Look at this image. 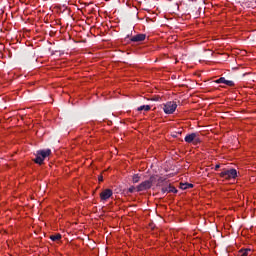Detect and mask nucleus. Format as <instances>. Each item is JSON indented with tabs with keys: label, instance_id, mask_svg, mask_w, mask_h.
Returning <instances> with one entry per match:
<instances>
[{
	"label": "nucleus",
	"instance_id": "obj_1",
	"mask_svg": "<svg viewBox=\"0 0 256 256\" xmlns=\"http://www.w3.org/2000/svg\"><path fill=\"white\" fill-rule=\"evenodd\" d=\"M51 155H53V153L49 148L38 150L36 152V159H34V161H45V159H50Z\"/></svg>",
	"mask_w": 256,
	"mask_h": 256
},
{
	"label": "nucleus",
	"instance_id": "obj_2",
	"mask_svg": "<svg viewBox=\"0 0 256 256\" xmlns=\"http://www.w3.org/2000/svg\"><path fill=\"white\" fill-rule=\"evenodd\" d=\"M177 109V103L170 101L164 104L163 111L166 113V115H173Z\"/></svg>",
	"mask_w": 256,
	"mask_h": 256
},
{
	"label": "nucleus",
	"instance_id": "obj_3",
	"mask_svg": "<svg viewBox=\"0 0 256 256\" xmlns=\"http://www.w3.org/2000/svg\"><path fill=\"white\" fill-rule=\"evenodd\" d=\"M184 141H186V143H194V145H197V143H201V138H199V133H191L184 138Z\"/></svg>",
	"mask_w": 256,
	"mask_h": 256
},
{
	"label": "nucleus",
	"instance_id": "obj_4",
	"mask_svg": "<svg viewBox=\"0 0 256 256\" xmlns=\"http://www.w3.org/2000/svg\"><path fill=\"white\" fill-rule=\"evenodd\" d=\"M221 177L224 179H236L237 177V170L236 169H228L221 172Z\"/></svg>",
	"mask_w": 256,
	"mask_h": 256
},
{
	"label": "nucleus",
	"instance_id": "obj_5",
	"mask_svg": "<svg viewBox=\"0 0 256 256\" xmlns=\"http://www.w3.org/2000/svg\"><path fill=\"white\" fill-rule=\"evenodd\" d=\"M111 197H113V190L111 189H105L100 193L101 201H107Z\"/></svg>",
	"mask_w": 256,
	"mask_h": 256
},
{
	"label": "nucleus",
	"instance_id": "obj_6",
	"mask_svg": "<svg viewBox=\"0 0 256 256\" xmlns=\"http://www.w3.org/2000/svg\"><path fill=\"white\" fill-rule=\"evenodd\" d=\"M151 180H146L144 182H142L138 187L137 190L138 191H147V189H151Z\"/></svg>",
	"mask_w": 256,
	"mask_h": 256
},
{
	"label": "nucleus",
	"instance_id": "obj_7",
	"mask_svg": "<svg viewBox=\"0 0 256 256\" xmlns=\"http://www.w3.org/2000/svg\"><path fill=\"white\" fill-rule=\"evenodd\" d=\"M214 83H217V84L223 83L224 85H227L228 87H233V85H235V82H233L231 80H227V79H225V77H221V78L215 80Z\"/></svg>",
	"mask_w": 256,
	"mask_h": 256
},
{
	"label": "nucleus",
	"instance_id": "obj_8",
	"mask_svg": "<svg viewBox=\"0 0 256 256\" xmlns=\"http://www.w3.org/2000/svg\"><path fill=\"white\" fill-rule=\"evenodd\" d=\"M145 34H138L136 36H133L130 38V41H133L134 43H139L141 41H145Z\"/></svg>",
	"mask_w": 256,
	"mask_h": 256
},
{
	"label": "nucleus",
	"instance_id": "obj_9",
	"mask_svg": "<svg viewBox=\"0 0 256 256\" xmlns=\"http://www.w3.org/2000/svg\"><path fill=\"white\" fill-rule=\"evenodd\" d=\"M162 191H164V193H177V189L171 185L164 187Z\"/></svg>",
	"mask_w": 256,
	"mask_h": 256
},
{
	"label": "nucleus",
	"instance_id": "obj_10",
	"mask_svg": "<svg viewBox=\"0 0 256 256\" xmlns=\"http://www.w3.org/2000/svg\"><path fill=\"white\" fill-rule=\"evenodd\" d=\"M151 110V106L150 105H142L140 107H138L137 111H150Z\"/></svg>",
	"mask_w": 256,
	"mask_h": 256
},
{
	"label": "nucleus",
	"instance_id": "obj_11",
	"mask_svg": "<svg viewBox=\"0 0 256 256\" xmlns=\"http://www.w3.org/2000/svg\"><path fill=\"white\" fill-rule=\"evenodd\" d=\"M180 188L185 190V189H191L193 188V184H189V183H181L180 184Z\"/></svg>",
	"mask_w": 256,
	"mask_h": 256
},
{
	"label": "nucleus",
	"instance_id": "obj_12",
	"mask_svg": "<svg viewBox=\"0 0 256 256\" xmlns=\"http://www.w3.org/2000/svg\"><path fill=\"white\" fill-rule=\"evenodd\" d=\"M251 251V249L247 248V249H242L239 251V255L240 256H247L249 255V252Z\"/></svg>",
	"mask_w": 256,
	"mask_h": 256
},
{
	"label": "nucleus",
	"instance_id": "obj_13",
	"mask_svg": "<svg viewBox=\"0 0 256 256\" xmlns=\"http://www.w3.org/2000/svg\"><path fill=\"white\" fill-rule=\"evenodd\" d=\"M51 241H59L61 239V234H55L50 236Z\"/></svg>",
	"mask_w": 256,
	"mask_h": 256
},
{
	"label": "nucleus",
	"instance_id": "obj_14",
	"mask_svg": "<svg viewBox=\"0 0 256 256\" xmlns=\"http://www.w3.org/2000/svg\"><path fill=\"white\" fill-rule=\"evenodd\" d=\"M141 179V177L139 176V174H135L133 177H132V181L133 183H139V180Z\"/></svg>",
	"mask_w": 256,
	"mask_h": 256
},
{
	"label": "nucleus",
	"instance_id": "obj_15",
	"mask_svg": "<svg viewBox=\"0 0 256 256\" xmlns=\"http://www.w3.org/2000/svg\"><path fill=\"white\" fill-rule=\"evenodd\" d=\"M179 135H181V131L175 132L174 134H172V137H179Z\"/></svg>",
	"mask_w": 256,
	"mask_h": 256
},
{
	"label": "nucleus",
	"instance_id": "obj_16",
	"mask_svg": "<svg viewBox=\"0 0 256 256\" xmlns=\"http://www.w3.org/2000/svg\"><path fill=\"white\" fill-rule=\"evenodd\" d=\"M98 181L101 183V182H103V176H99L98 177Z\"/></svg>",
	"mask_w": 256,
	"mask_h": 256
},
{
	"label": "nucleus",
	"instance_id": "obj_17",
	"mask_svg": "<svg viewBox=\"0 0 256 256\" xmlns=\"http://www.w3.org/2000/svg\"><path fill=\"white\" fill-rule=\"evenodd\" d=\"M151 101H159V97H154L151 99Z\"/></svg>",
	"mask_w": 256,
	"mask_h": 256
},
{
	"label": "nucleus",
	"instance_id": "obj_18",
	"mask_svg": "<svg viewBox=\"0 0 256 256\" xmlns=\"http://www.w3.org/2000/svg\"><path fill=\"white\" fill-rule=\"evenodd\" d=\"M36 163H38V165H43V161H36Z\"/></svg>",
	"mask_w": 256,
	"mask_h": 256
},
{
	"label": "nucleus",
	"instance_id": "obj_19",
	"mask_svg": "<svg viewBox=\"0 0 256 256\" xmlns=\"http://www.w3.org/2000/svg\"><path fill=\"white\" fill-rule=\"evenodd\" d=\"M134 189H135V188H133V187H132V188H129V192H130V193H133Z\"/></svg>",
	"mask_w": 256,
	"mask_h": 256
},
{
	"label": "nucleus",
	"instance_id": "obj_20",
	"mask_svg": "<svg viewBox=\"0 0 256 256\" xmlns=\"http://www.w3.org/2000/svg\"><path fill=\"white\" fill-rule=\"evenodd\" d=\"M221 166L219 165V164H217L216 166H215V169L217 170V169H219Z\"/></svg>",
	"mask_w": 256,
	"mask_h": 256
}]
</instances>
